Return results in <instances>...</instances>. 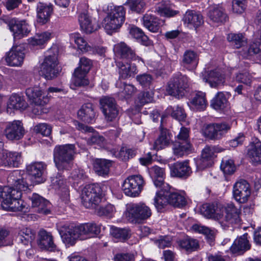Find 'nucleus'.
<instances>
[{
  "label": "nucleus",
  "mask_w": 261,
  "mask_h": 261,
  "mask_svg": "<svg viewBox=\"0 0 261 261\" xmlns=\"http://www.w3.org/2000/svg\"><path fill=\"white\" fill-rule=\"evenodd\" d=\"M46 165L43 162L33 163L27 166L28 175L16 170L8 177V186L0 187V201L4 209L10 211H21L24 208L23 201L20 199L21 191H26L31 182L29 176L41 182Z\"/></svg>",
  "instance_id": "1"
},
{
  "label": "nucleus",
  "mask_w": 261,
  "mask_h": 261,
  "mask_svg": "<svg viewBox=\"0 0 261 261\" xmlns=\"http://www.w3.org/2000/svg\"><path fill=\"white\" fill-rule=\"evenodd\" d=\"M200 212L205 218L218 221L223 229L239 224L241 221L240 211L232 203H204L200 208Z\"/></svg>",
  "instance_id": "2"
},
{
  "label": "nucleus",
  "mask_w": 261,
  "mask_h": 261,
  "mask_svg": "<svg viewBox=\"0 0 261 261\" xmlns=\"http://www.w3.org/2000/svg\"><path fill=\"white\" fill-rule=\"evenodd\" d=\"M75 146L68 144L56 146L54 150V161L59 171L70 170L73 165Z\"/></svg>",
  "instance_id": "3"
},
{
  "label": "nucleus",
  "mask_w": 261,
  "mask_h": 261,
  "mask_svg": "<svg viewBox=\"0 0 261 261\" xmlns=\"http://www.w3.org/2000/svg\"><path fill=\"white\" fill-rule=\"evenodd\" d=\"M125 11L123 6H109L106 16L102 22V27L110 35L116 32L124 22Z\"/></svg>",
  "instance_id": "4"
},
{
  "label": "nucleus",
  "mask_w": 261,
  "mask_h": 261,
  "mask_svg": "<svg viewBox=\"0 0 261 261\" xmlns=\"http://www.w3.org/2000/svg\"><path fill=\"white\" fill-rule=\"evenodd\" d=\"M59 231L63 242L68 247L74 245L77 239L84 240L89 238L86 223L75 226L65 225Z\"/></svg>",
  "instance_id": "5"
},
{
  "label": "nucleus",
  "mask_w": 261,
  "mask_h": 261,
  "mask_svg": "<svg viewBox=\"0 0 261 261\" xmlns=\"http://www.w3.org/2000/svg\"><path fill=\"white\" fill-rule=\"evenodd\" d=\"M152 215L150 207L144 202L130 204L127 208L126 217L132 223H141Z\"/></svg>",
  "instance_id": "6"
},
{
  "label": "nucleus",
  "mask_w": 261,
  "mask_h": 261,
  "mask_svg": "<svg viewBox=\"0 0 261 261\" xmlns=\"http://www.w3.org/2000/svg\"><path fill=\"white\" fill-rule=\"evenodd\" d=\"M81 197L82 204L85 207L95 208L101 200V189L98 185H86L82 190Z\"/></svg>",
  "instance_id": "7"
},
{
  "label": "nucleus",
  "mask_w": 261,
  "mask_h": 261,
  "mask_svg": "<svg viewBox=\"0 0 261 261\" xmlns=\"http://www.w3.org/2000/svg\"><path fill=\"white\" fill-rule=\"evenodd\" d=\"M189 129L185 127H181L177 140L173 144V151L175 155L181 157L189 153L192 150V146L189 141Z\"/></svg>",
  "instance_id": "8"
},
{
  "label": "nucleus",
  "mask_w": 261,
  "mask_h": 261,
  "mask_svg": "<svg viewBox=\"0 0 261 261\" xmlns=\"http://www.w3.org/2000/svg\"><path fill=\"white\" fill-rule=\"evenodd\" d=\"M25 94L28 98L37 107L33 110L34 113L40 114L48 112V109L43 106L48 102L49 99L47 96H42L43 92L39 87L35 86L27 89Z\"/></svg>",
  "instance_id": "9"
},
{
  "label": "nucleus",
  "mask_w": 261,
  "mask_h": 261,
  "mask_svg": "<svg viewBox=\"0 0 261 261\" xmlns=\"http://www.w3.org/2000/svg\"><path fill=\"white\" fill-rule=\"evenodd\" d=\"M144 185L145 182L141 175H131L124 181L122 190L126 195L136 197L140 195Z\"/></svg>",
  "instance_id": "10"
},
{
  "label": "nucleus",
  "mask_w": 261,
  "mask_h": 261,
  "mask_svg": "<svg viewBox=\"0 0 261 261\" xmlns=\"http://www.w3.org/2000/svg\"><path fill=\"white\" fill-rule=\"evenodd\" d=\"M188 79L185 75L180 74L174 77L168 83L166 88L168 94L180 98L185 94L188 87Z\"/></svg>",
  "instance_id": "11"
},
{
  "label": "nucleus",
  "mask_w": 261,
  "mask_h": 261,
  "mask_svg": "<svg viewBox=\"0 0 261 261\" xmlns=\"http://www.w3.org/2000/svg\"><path fill=\"white\" fill-rule=\"evenodd\" d=\"M113 51L116 61H137L138 62L140 61L143 62V60L136 55L135 51L123 42L114 45Z\"/></svg>",
  "instance_id": "12"
},
{
  "label": "nucleus",
  "mask_w": 261,
  "mask_h": 261,
  "mask_svg": "<svg viewBox=\"0 0 261 261\" xmlns=\"http://www.w3.org/2000/svg\"><path fill=\"white\" fill-rule=\"evenodd\" d=\"M58 59L55 54L46 56L41 64L39 74L47 80H51L57 76Z\"/></svg>",
  "instance_id": "13"
},
{
  "label": "nucleus",
  "mask_w": 261,
  "mask_h": 261,
  "mask_svg": "<svg viewBox=\"0 0 261 261\" xmlns=\"http://www.w3.org/2000/svg\"><path fill=\"white\" fill-rule=\"evenodd\" d=\"M231 124L226 122L211 123L204 130L205 136L211 140H219L230 129Z\"/></svg>",
  "instance_id": "14"
},
{
  "label": "nucleus",
  "mask_w": 261,
  "mask_h": 261,
  "mask_svg": "<svg viewBox=\"0 0 261 261\" xmlns=\"http://www.w3.org/2000/svg\"><path fill=\"white\" fill-rule=\"evenodd\" d=\"M201 78L203 82L207 83L212 88H217L223 85L225 82L226 76L221 69H215L209 71L202 72Z\"/></svg>",
  "instance_id": "15"
},
{
  "label": "nucleus",
  "mask_w": 261,
  "mask_h": 261,
  "mask_svg": "<svg viewBox=\"0 0 261 261\" xmlns=\"http://www.w3.org/2000/svg\"><path fill=\"white\" fill-rule=\"evenodd\" d=\"M233 197L240 203H244L248 200L251 194L250 187L245 180L237 181L233 185L232 190Z\"/></svg>",
  "instance_id": "16"
},
{
  "label": "nucleus",
  "mask_w": 261,
  "mask_h": 261,
  "mask_svg": "<svg viewBox=\"0 0 261 261\" xmlns=\"http://www.w3.org/2000/svg\"><path fill=\"white\" fill-rule=\"evenodd\" d=\"M25 49L22 46L13 47L6 54L5 59L7 65L11 67L21 66L25 58Z\"/></svg>",
  "instance_id": "17"
},
{
  "label": "nucleus",
  "mask_w": 261,
  "mask_h": 261,
  "mask_svg": "<svg viewBox=\"0 0 261 261\" xmlns=\"http://www.w3.org/2000/svg\"><path fill=\"white\" fill-rule=\"evenodd\" d=\"M101 109L108 121H112L117 118L118 110L114 98L104 97L100 99Z\"/></svg>",
  "instance_id": "18"
},
{
  "label": "nucleus",
  "mask_w": 261,
  "mask_h": 261,
  "mask_svg": "<svg viewBox=\"0 0 261 261\" xmlns=\"http://www.w3.org/2000/svg\"><path fill=\"white\" fill-rule=\"evenodd\" d=\"M22 162L21 155L19 152L4 150L0 153V165L2 166L18 167Z\"/></svg>",
  "instance_id": "19"
},
{
  "label": "nucleus",
  "mask_w": 261,
  "mask_h": 261,
  "mask_svg": "<svg viewBox=\"0 0 261 261\" xmlns=\"http://www.w3.org/2000/svg\"><path fill=\"white\" fill-rule=\"evenodd\" d=\"M15 39H19L27 36L30 32L28 24L24 20L11 19L8 24Z\"/></svg>",
  "instance_id": "20"
},
{
  "label": "nucleus",
  "mask_w": 261,
  "mask_h": 261,
  "mask_svg": "<svg viewBox=\"0 0 261 261\" xmlns=\"http://www.w3.org/2000/svg\"><path fill=\"white\" fill-rule=\"evenodd\" d=\"M24 134V129L21 121L14 120L7 124L5 135L8 139L18 140L23 137Z\"/></svg>",
  "instance_id": "21"
},
{
  "label": "nucleus",
  "mask_w": 261,
  "mask_h": 261,
  "mask_svg": "<svg viewBox=\"0 0 261 261\" xmlns=\"http://www.w3.org/2000/svg\"><path fill=\"white\" fill-rule=\"evenodd\" d=\"M215 146H206L202 150L201 158L197 163V166L199 169L203 170L210 167L213 164V160L215 157V153L220 152Z\"/></svg>",
  "instance_id": "22"
},
{
  "label": "nucleus",
  "mask_w": 261,
  "mask_h": 261,
  "mask_svg": "<svg viewBox=\"0 0 261 261\" xmlns=\"http://www.w3.org/2000/svg\"><path fill=\"white\" fill-rule=\"evenodd\" d=\"M119 79H128L134 76L138 72L137 67L130 61L116 60Z\"/></svg>",
  "instance_id": "23"
},
{
  "label": "nucleus",
  "mask_w": 261,
  "mask_h": 261,
  "mask_svg": "<svg viewBox=\"0 0 261 261\" xmlns=\"http://www.w3.org/2000/svg\"><path fill=\"white\" fill-rule=\"evenodd\" d=\"M78 20L81 30L86 33H92L97 29L96 20L92 18L87 11L80 13Z\"/></svg>",
  "instance_id": "24"
},
{
  "label": "nucleus",
  "mask_w": 261,
  "mask_h": 261,
  "mask_svg": "<svg viewBox=\"0 0 261 261\" xmlns=\"http://www.w3.org/2000/svg\"><path fill=\"white\" fill-rule=\"evenodd\" d=\"M37 244L41 249L49 251H55L57 250V246L54 242L52 234L44 229L39 231Z\"/></svg>",
  "instance_id": "25"
},
{
  "label": "nucleus",
  "mask_w": 261,
  "mask_h": 261,
  "mask_svg": "<svg viewBox=\"0 0 261 261\" xmlns=\"http://www.w3.org/2000/svg\"><path fill=\"white\" fill-rule=\"evenodd\" d=\"M51 185L55 190H61V198L65 203H67L69 200V191L66 182L60 173L55 177H51Z\"/></svg>",
  "instance_id": "26"
},
{
  "label": "nucleus",
  "mask_w": 261,
  "mask_h": 261,
  "mask_svg": "<svg viewBox=\"0 0 261 261\" xmlns=\"http://www.w3.org/2000/svg\"><path fill=\"white\" fill-rule=\"evenodd\" d=\"M28 107V103L23 97L19 94H12L7 101V111L8 113H11L12 110H25Z\"/></svg>",
  "instance_id": "27"
},
{
  "label": "nucleus",
  "mask_w": 261,
  "mask_h": 261,
  "mask_svg": "<svg viewBox=\"0 0 261 261\" xmlns=\"http://www.w3.org/2000/svg\"><path fill=\"white\" fill-rule=\"evenodd\" d=\"M33 207L40 214L47 215L50 213V203L46 199L37 194L34 193L30 198Z\"/></svg>",
  "instance_id": "28"
},
{
  "label": "nucleus",
  "mask_w": 261,
  "mask_h": 261,
  "mask_svg": "<svg viewBox=\"0 0 261 261\" xmlns=\"http://www.w3.org/2000/svg\"><path fill=\"white\" fill-rule=\"evenodd\" d=\"M183 20L188 28L195 29L200 27L204 22L201 14L193 10H188L186 12Z\"/></svg>",
  "instance_id": "29"
},
{
  "label": "nucleus",
  "mask_w": 261,
  "mask_h": 261,
  "mask_svg": "<svg viewBox=\"0 0 261 261\" xmlns=\"http://www.w3.org/2000/svg\"><path fill=\"white\" fill-rule=\"evenodd\" d=\"M247 236L248 234L246 233L234 240L230 248L233 254L240 255L250 249L251 245Z\"/></svg>",
  "instance_id": "30"
},
{
  "label": "nucleus",
  "mask_w": 261,
  "mask_h": 261,
  "mask_svg": "<svg viewBox=\"0 0 261 261\" xmlns=\"http://www.w3.org/2000/svg\"><path fill=\"white\" fill-rule=\"evenodd\" d=\"M53 11V6L50 4L38 3L36 7L38 21L42 24L46 23L49 20Z\"/></svg>",
  "instance_id": "31"
},
{
  "label": "nucleus",
  "mask_w": 261,
  "mask_h": 261,
  "mask_svg": "<svg viewBox=\"0 0 261 261\" xmlns=\"http://www.w3.org/2000/svg\"><path fill=\"white\" fill-rule=\"evenodd\" d=\"M151 174L153 178L154 186L157 188H162L167 191L170 190V187L169 184L164 181L165 176L164 169L157 166L152 167L150 169Z\"/></svg>",
  "instance_id": "32"
},
{
  "label": "nucleus",
  "mask_w": 261,
  "mask_h": 261,
  "mask_svg": "<svg viewBox=\"0 0 261 261\" xmlns=\"http://www.w3.org/2000/svg\"><path fill=\"white\" fill-rule=\"evenodd\" d=\"M171 174L173 176L187 177L191 173L188 162H177L170 167Z\"/></svg>",
  "instance_id": "33"
},
{
  "label": "nucleus",
  "mask_w": 261,
  "mask_h": 261,
  "mask_svg": "<svg viewBox=\"0 0 261 261\" xmlns=\"http://www.w3.org/2000/svg\"><path fill=\"white\" fill-rule=\"evenodd\" d=\"M197 54L191 50H186L182 57V65L189 70L195 69L198 63Z\"/></svg>",
  "instance_id": "34"
},
{
  "label": "nucleus",
  "mask_w": 261,
  "mask_h": 261,
  "mask_svg": "<svg viewBox=\"0 0 261 261\" xmlns=\"http://www.w3.org/2000/svg\"><path fill=\"white\" fill-rule=\"evenodd\" d=\"M173 5L169 1H162L155 6V12L161 16L173 17L178 13L172 9Z\"/></svg>",
  "instance_id": "35"
},
{
  "label": "nucleus",
  "mask_w": 261,
  "mask_h": 261,
  "mask_svg": "<svg viewBox=\"0 0 261 261\" xmlns=\"http://www.w3.org/2000/svg\"><path fill=\"white\" fill-rule=\"evenodd\" d=\"M116 86L119 89L118 94L120 98L121 99L129 98L134 94L137 90L136 88L133 85L122 83L120 81H118L116 82Z\"/></svg>",
  "instance_id": "36"
},
{
  "label": "nucleus",
  "mask_w": 261,
  "mask_h": 261,
  "mask_svg": "<svg viewBox=\"0 0 261 261\" xmlns=\"http://www.w3.org/2000/svg\"><path fill=\"white\" fill-rule=\"evenodd\" d=\"M143 25L149 31L156 33L160 29V22L158 17L154 15L146 13L141 19Z\"/></svg>",
  "instance_id": "37"
},
{
  "label": "nucleus",
  "mask_w": 261,
  "mask_h": 261,
  "mask_svg": "<svg viewBox=\"0 0 261 261\" xmlns=\"http://www.w3.org/2000/svg\"><path fill=\"white\" fill-rule=\"evenodd\" d=\"M111 166V162L109 160L105 159H97L93 162L94 170L99 176L107 175Z\"/></svg>",
  "instance_id": "38"
},
{
  "label": "nucleus",
  "mask_w": 261,
  "mask_h": 261,
  "mask_svg": "<svg viewBox=\"0 0 261 261\" xmlns=\"http://www.w3.org/2000/svg\"><path fill=\"white\" fill-rule=\"evenodd\" d=\"M77 116L83 121L90 123L95 117L93 105L90 103L83 105L77 112Z\"/></svg>",
  "instance_id": "39"
},
{
  "label": "nucleus",
  "mask_w": 261,
  "mask_h": 261,
  "mask_svg": "<svg viewBox=\"0 0 261 261\" xmlns=\"http://www.w3.org/2000/svg\"><path fill=\"white\" fill-rule=\"evenodd\" d=\"M35 232L28 227L19 228L17 239L19 243L24 245L28 246L35 239Z\"/></svg>",
  "instance_id": "40"
},
{
  "label": "nucleus",
  "mask_w": 261,
  "mask_h": 261,
  "mask_svg": "<svg viewBox=\"0 0 261 261\" xmlns=\"http://www.w3.org/2000/svg\"><path fill=\"white\" fill-rule=\"evenodd\" d=\"M52 37V34L49 32H44L36 34L33 37L28 39L30 46L32 47L41 46L46 43Z\"/></svg>",
  "instance_id": "41"
},
{
  "label": "nucleus",
  "mask_w": 261,
  "mask_h": 261,
  "mask_svg": "<svg viewBox=\"0 0 261 261\" xmlns=\"http://www.w3.org/2000/svg\"><path fill=\"white\" fill-rule=\"evenodd\" d=\"M160 190L156 192L155 196L154 198V205L158 211H160L164 207V206L169 203L168 200V192L162 188H159Z\"/></svg>",
  "instance_id": "42"
},
{
  "label": "nucleus",
  "mask_w": 261,
  "mask_h": 261,
  "mask_svg": "<svg viewBox=\"0 0 261 261\" xmlns=\"http://www.w3.org/2000/svg\"><path fill=\"white\" fill-rule=\"evenodd\" d=\"M212 107L216 110H224L228 107V102L226 95L222 92H219L212 100Z\"/></svg>",
  "instance_id": "43"
},
{
  "label": "nucleus",
  "mask_w": 261,
  "mask_h": 261,
  "mask_svg": "<svg viewBox=\"0 0 261 261\" xmlns=\"http://www.w3.org/2000/svg\"><path fill=\"white\" fill-rule=\"evenodd\" d=\"M248 154L252 162L261 163V142L255 139L251 144Z\"/></svg>",
  "instance_id": "44"
},
{
  "label": "nucleus",
  "mask_w": 261,
  "mask_h": 261,
  "mask_svg": "<svg viewBox=\"0 0 261 261\" xmlns=\"http://www.w3.org/2000/svg\"><path fill=\"white\" fill-rule=\"evenodd\" d=\"M227 39L236 48L241 47L247 43V38L242 33H229L227 35Z\"/></svg>",
  "instance_id": "45"
},
{
  "label": "nucleus",
  "mask_w": 261,
  "mask_h": 261,
  "mask_svg": "<svg viewBox=\"0 0 261 261\" xmlns=\"http://www.w3.org/2000/svg\"><path fill=\"white\" fill-rule=\"evenodd\" d=\"M171 141V137L167 129H162L158 138L154 143V148L156 150L162 149L168 146Z\"/></svg>",
  "instance_id": "46"
},
{
  "label": "nucleus",
  "mask_w": 261,
  "mask_h": 261,
  "mask_svg": "<svg viewBox=\"0 0 261 261\" xmlns=\"http://www.w3.org/2000/svg\"><path fill=\"white\" fill-rule=\"evenodd\" d=\"M190 103L193 108L200 111L204 110L207 105L205 93L198 92L191 99Z\"/></svg>",
  "instance_id": "47"
},
{
  "label": "nucleus",
  "mask_w": 261,
  "mask_h": 261,
  "mask_svg": "<svg viewBox=\"0 0 261 261\" xmlns=\"http://www.w3.org/2000/svg\"><path fill=\"white\" fill-rule=\"evenodd\" d=\"M70 40L73 41L77 46L78 49L83 52H88L92 50V47L88 45L87 41L79 33H73L70 36Z\"/></svg>",
  "instance_id": "48"
},
{
  "label": "nucleus",
  "mask_w": 261,
  "mask_h": 261,
  "mask_svg": "<svg viewBox=\"0 0 261 261\" xmlns=\"http://www.w3.org/2000/svg\"><path fill=\"white\" fill-rule=\"evenodd\" d=\"M88 72L75 69L72 79V83L75 86H83L89 84L87 77Z\"/></svg>",
  "instance_id": "49"
},
{
  "label": "nucleus",
  "mask_w": 261,
  "mask_h": 261,
  "mask_svg": "<svg viewBox=\"0 0 261 261\" xmlns=\"http://www.w3.org/2000/svg\"><path fill=\"white\" fill-rule=\"evenodd\" d=\"M110 233L117 241L124 242L129 238L130 232L128 229L121 228L115 226L111 227Z\"/></svg>",
  "instance_id": "50"
},
{
  "label": "nucleus",
  "mask_w": 261,
  "mask_h": 261,
  "mask_svg": "<svg viewBox=\"0 0 261 261\" xmlns=\"http://www.w3.org/2000/svg\"><path fill=\"white\" fill-rule=\"evenodd\" d=\"M130 35L136 39L139 42H141L143 45L147 46L151 43L148 37L145 35L143 31L135 26L132 27L129 29Z\"/></svg>",
  "instance_id": "51"
},
{
  "label": "nucleus",
  "mask_w": 261,
  "mask_h": 261,
  "mask_svg": "<svg viewBox=\"0 0 261 261\" xmlns=\"http://www.w3.org/2000/svg\"><path fill=\"white\" fill-rule=\"evenodd\" d=\"M169 203L175 207H181L186 205L187 201L184 194L177 192L168 193Z\"/></svg>",
  "instance_id": "52"
},
{
  "label": "nucleus",
  "mask_w": 261,
  "mask_h": 261,
  "mask_svg": "<svg viewBox=\"0 0 261 261\" xmlns=\"http://www.w3.org/2000/svg\"><path fill=\"white\" fill-rule=\"evenodd\" d=\"M209 18L214 22H223L226 20V15L222 8L215 7L211 9L208 12Z\"/></svg>",
  "instance_id": "53"
},
{
  "label": "nucleus",
  "mask_w": 261,
  "mask_h": 261,
  "mask_svg": "<svg viewBox=\"0 0 261 261\" xmlns=\"http://www.w3.org/2000/svg\"><path fill=\"white\" fill-rule=\"evenodd\" d=\"M166 113L169 114H170L173 118L179 121H184L186 117V114L183 108L178 106L174 107L171 106L168 107L166 109Z\"/></svg>",
  "instance_id": "54"
},
{
  "label": "nucleus",
  "mask_w": 261,
  "mask_h": 261,
  "mask_svg": "<svg viewBox=\"0 0 261 261\" xmlns=\"http://www.w3.org/2000/svg\"><path fill=\"white\" fill-rule=\"evenodd\" d=\"M180 247L188 251L196 250L198 246V241L191 238H186L179 242Z\"/></svg>",
  "instance_id": "55"
},
{
  "label": "nucleus",
  "mask_w": 261,
  "mask_h": 261,
  "mask_svg": "<svg viewBox=\"0 0 261 261\" xmlns=\"http://www.w3.org/2000/svg\"><path fill=\"white\" fill-rule=\"evenodd\" d=\"M95 212L99 216L112 218L113 217L115 212V208L114 205L108 204L105 206L97 207Z\"/></svg>",
  "instance_id": "56"
},
{
  "label": "nucleus",
  "mask_w": 261,
  "mask_h": 261,
  "mask_svg": "<svg viewBox=\"0 0 261 261\" xmlns=\"http://www.w3.org/2000/svg\"><path fill=\"white\" fill-rule=\"evenodd\" d=\"M130 9L137 13L143 12L146 9V0H128Z\"/></svg>",
  "instance_id": "57"
},
{
  "label": "nucleus",
  "mask_w": 261,
  "mask_h": 261,
  "mask_svg": "<svg viewBox=\"0 0 261 261\" xmlns=\"http://www.w3.org/2000/svg\"><path fill=\"white\" fill-rule=\"evenodd\" d=\"M220 168L224 173L227 174H232L236 170L233 161L231 159H223Z\"/></svg>",
  "instance_id": "58"
},
{
  "label": "nucleus",
  "mask_w": 261,
  "mask_h": 261,
  "mask_svg": "<svg viewBox=\"0 0 261 261\" xmlns=\"http://www.w3.org/2000/svg\"><path fill=\"white\" fill-rule=\"evenodd\" d=\"M136 80L142 86L148 87L152 84L153 79L151 75L144 73L137 75Z\"/></svg>",
  "instance_id": "59"
},
{
  "label": "nucleus",
  "mask_w": 261,
  "mask_h": 261,
  "mask_svg": "<svg viewBox=\"0 0 261 261\" xmlns=\"http://www.w3.org/2000/svg\"><path fill=\"white\" fill-rule=\"evenodd\" d=\"M153 98V93L152 91H146L141 92L138 96V103L140 106L152 101Z\"/></svg>",
  "instance_id": "60"
},
{
  "label": "nucleus",
  "mask_w": 261,
  "mask_h": 261,
  "mask_svg": "<svg viewBox=\"0 0 261 261\" xmlns=\"http://www.w3.org/2000/svg\"><path fill=\"white\" fill-rule=\"evenodd\" d=\"M136 151L135 149L122 147L120 149L117 156L122 160L126 161L136 155Z\"/></svg>",
  "instance_id": "61"
},
{
  "label": "nucleus",
  "mask_w": 261,
  "mask_h": 261,
  "mask_svg": "<svg viewBox=\"0 0 261 261\" xmlns=\"http://www.w3.org/2000/svg\"><path fill=\"white\" fill-rule=\"evenodd\" d=\"M246 6L247 0H233L232 2V10L235 13H242L246 9Z\"/></svg>",
  "instance_id": "62"
},
{
  "label": "nucleus",
  "mask_w": 261,
  "mask_h": 261,
  "mask_svg": "<svg viewBox=\"0 0 261 261\" xmlns=\"http://www.w3.org/2000/svg\"><path fill=\"white\" fill-rule=\"evenodd\" d=\"M193 229L199 233L205 235L206 238L210 241L212 242L214 240L215 236L214 231L210 229L209 228L203 226L195 225L193 226Z\"/></svg>",
  "instance_id": "63"
},
{
  "label": "nucleus",
  "mask_w": 261,
  "mask_h": 261,
  "mask_svg": "<svg viewBox=\"0 0 261 261\" xmlns=\"http://www.w3.org/2000/svg\"><path fill=\"white\" fill-rule=\"evenodd\" d=\"M259 53H261V42L255 40L250 44L247 55H244V56L247 57L248 56H252Z\"/></svg>",
  "instance_id": "64"
}]
</instances>
